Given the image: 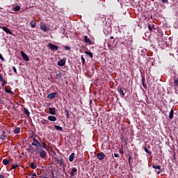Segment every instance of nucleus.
Returning <instances> with one entry per match:
<instances>
[{"label":"nucleus","instance_id":"obj_41","mask_svg":"<svg viewBox=\"0 0 178 178\" xmlns=\"http://www.w3.org/2000/svg\"><path fill=\"white\" fill-rule=\"evenodd\" d=\"M13 70L14 73L17 74V70H16V67L15 66H13Z\"/></svg>","mask_w":178,"mask_h":178},{"label":"nucleus","instance_id":"obj_11","mask_svg":"<svg viewBox=\"0 0 178 178\" xmlns=\"http://www.w3.org/2000/svg\"><path fill=\"white\" fill-rule=\"evenodd\" d=\"M58 66H65L66 65V60L61 59L58 61Z\"/></svg>","mask_w":178,"mask_h":178},{"label":"nucleus","instance_id":"obj_25","mask_svg":"<svg viewBox=\"0 0 178 178\" xmlns=\"http://www.w3.org/2000/svg\"><path fill=\"white\" fill-rule=\"evenodd\" d=\"M40 147H41V145L35 146V152H37V154H39V152L42 149H40Z\"/></svg>","mask_w":178,"mask_h":178},{"label":"nucleus","instance_id":"obj_27","mask_svg":"<svg viewBox=\"0 0 178 178\" xmlns=\"http://www.w3.org/2000/svg\"><path fill=\"white\" fill-rule=\"evenodd\" d=\"M13 10L14 12H19V10H20V6H15L13 8Z\"/></svg>","mask_w":178,"mask_h":178},{"label":"nucleus","instance_id":"obj_47","mask_svg":"<svg viewBox=\"0 0 178 178\" xmlns=\"http://www.w3.org/2000/svg\"><path fill=\"white\" fill-rule=\"evenodd\" d=\"M114 156H115V158H119L120 156H119V154L115 153Z\"/></svg>","mask_w":178,"mask_h":178},{"label":"nucleus","instance_id":"obj_12","mask_svg":"<svg viewBox=\"0 0 178 178\" xmlns=\"http://www.w3.org/2000/svg\"><path fill=\"white\" fill-rule=\"evenodd\" d=\"M57 94H58V92H51V93H50V94H49V95H47V98H48L49 99H52L55 98V96H56Z\"/></svg>","mask_w":178,"mask_h":178},{"label":"nucleus","instance_id":"obj_14","mask_svg":"<svg viewBox=\"0 0 178 178\" xmlns=\"http://www.w3.org/2000/svg\"><path fill=\"white\" fill-rule=\"evenodd\" d=\"M54 159H55V161H56V162H57V163H58V165H60V166L63 165V160H62V159L55 157Z\"/></svg>","mask_w":178,"mask_h":178},{"label":"nucleus","instance_id":"obj_4","mask_svg":"<svg viewBox=\"0 0 178 178\" xmlns=\"http://www.w3.org/2000/svg\"><path fill=\"white\" fill-rule=\"evenodd\" d=\"M40 156L42 158V159H45L47 158V152L45 150L42 149L39 152Z\"/></svg>","mask_w":178,"mask_h":178},{"label":"nucleus","instance_id":"obj_56","mask_svg":"<svg viewBox=\"0 0 178 178\" xmlns=\"http://www.w3.org/2000/svg\"><path fill=\"white\" fill-rule=\"evenodd\" d=\"M92 102V100H90V104H91Z\"/></svg>","mask_w":178,"mask_h":178},{"label":"nucleus","instance_id":"obj_22","mask_svg":"<svg viewBox=\"0 0 178 178\" xmlns=\"http://www.w3.org/2000/svg\"><path fill=\"white\" fill-rule=\"evenodd\" d=\"M74 159V153H72L70 155L69 161H70V162H73Z\"/></svg>","mask_w":178,"mask_h":178},{"label":"nucleus","instance_id":"obj_1","mask_svg":"<svg viewBox=\"0 0 178 178\" xmlns=\"http://www.w3.org/2000/svg\"><path fill=\"white\" fill-rule=\"evenodd\" d=\"M48 47L52 51H58V49H59V47H58V45L54 44L52 43H49Z\"/></svg>","mask_w":178,"mask_h":178},{"label":"nucleus","instance_id":"obj_49","mask_svg":"<svg viewBox=\"0 0 178 178\" xmlns=\"http://www.w3.org/2000/svg\"><path fill=\"white\" fill-rule=\"evenodd\" d=\"M131 162V156H129V163Z\"/></svg>","mask_w":178,"mask_h":178},{"label":"nucleus","instance_id":"obj_52","mask_svg":"<svg viewBox=\"0 0 178 178\" xmlns=\"http://www.w3.org/2000/svg\"><path fill=\"white\" fill-rule=\"evenodd\" d=\"M0 178H5V177H3L2 175H0Z\"/></svg>","mask_w":178,"mask_h":178},{"label":"nucleus","instance_id":"obj_48","mask_svg":"<svg viewBox=\"0 0 178 178\" xmlns=\"http://www.w3.org/2000/svg\"><path fill=\"white\" fill-rule=\"evenodd\" d=\"M108 47L109 49H112V46L111 45V43H108Z\"/></svg>","mask_w":178,"mask_h":178},{"label":"nucleus","instance_id":"obj_3","mask_svg":"<svg viewBox=\"0 0 178 178\" xmlns=\"http://www.w3.org/2000/svg\"><path fill=\"white\" fill-rule=\"evenodd\" d=\"M40 30L44 31V33H47V31H49V29L47 27V25L44 23L40 24Z\"/></svg>","mask_w":178,"mask_h":178},{"label":"nucleus","instance_id":"obj_55","mask_svg":"<svg viewBox=\"0 0 178 178\" xmlns=\"http://www.w3.org/2000/svg\"><path fill=\"white\" fill-rule=\"evenodd\" d=\"M111 40H113V36H111Z\"/></svg>","mask_w":178,"mask_h":178},{"label":"nucleus","instance_id":"obj_24","mask_svg":"<svg viewBox=\"0 0 178 178\" xmlns=\"http://www.w3.org/2000/svg\"><path fill=\"white\" fill-rule=\"evenodd\" d=\"M13 132L15 134H19L20 133V127H16L14 130Z\"/></svg>","mask_w":178,"mask_h":178},{"label":"nucleus","instance_id":"obj_32","mask_svg":"<svg viewBox=\"0 0 178 178\" xmlns=\"http://www.w3.org/2000/svg\"><path fill=\"white\" fill-rule=\"evenodd\" d=\"M30 167L31 168V169H37V165H35V163H31Z\"/></svg>","mask_w":178,"mask_h":178},{"label":"nucleus","instance_id":"obj_39","mask_svg":"<svg viewBox=\"0 0 178 178\" xmlns=\"http://www.w3.org/2000/svg\"><path fill=\"white\" fill-rule=\"evenodd\" d=\"M5 91L8 94H13V92H12V90H9L8 88H5Z\"/></svg>","mask_w":178,"mask_h":178},{"label":"nucleus","instance_id":"obj_46","mask_svg":"<svg viewBox=\"0 0 178 178\" xmlns=\"http://www.w3.org/2000/svg\"><path fill=\"white\" fill-rule=\"evenodd\" d=\"M2 81V84L1 86H3L4 84H6L8 82L6 81Z\"/></svg>","mask_w":178,"mask_h":178},{"label":"nucleus","instance_id":"obj_20","mask_svg":"<svg viewBox=\"0 0 178 178\" xmlns=\"http://www.w3.org/2000/svg\"><path fill=\"white\" fill-rule=\"evenodd\" d=\"M54 129H56V130H58V131H62V130H63V128H62V127L59 125H54Z\"/></svg>","mask_w":178,"mask_h":178},{"label":"nucleus","instance_id":"obj_51","mask_svg":"<svg viewBox=\"0 0 178 178\" xmlns=\"http://www.w3.org/2000/svg\"><path fill=\"white\" fill-rule=\"evenodd\" d=\"M32 176H33L34 177H35L37 176V174L33 173V174L32 175Z\"/></svg>","mask_w":178,"mask_h":178},{"label":"nucleus","instance_id":"obj_8","mask_svg":"<svg viewBox=\"0 0 178 178\" xmlns=\"http://www.w3.org/2000/svg\"><path fill=\"white\" fill-rule=\"evenodd\" d=\"M2 30H3V31H5V33H6L7 34H10V35H13V33H12V31H10V29H9L8 27L3 26Z\"/></svg>","mask_w":178,"mask_h":178},{"label":"nucleus","instance_id":"obj_17","mask_svg":"<svg viewBox=\"0 0 178 178\" xmlns=\"http://www.w3.org/2000/svg\"><path fill=\"white\" fill-rule=\"evenodd\" d=\"M142 84L144 88H147V83H145V76H142Z\"/></svg>","mask_w":178,"mask_h":178},{"label":"nucleus","instance_id":"obj_36","mask_svg":"<svg viewBox=\"0 0 178 178\" xmlns=\"http://www.w3.org/2000/svg\"><path fill=\"white\" fill-rule=\"evenodd\" d=\"M29 149L30 152H33L34 151V147L31 146V145H29Z\"/></svg>","mask_w":178,"mask_h":178},{"label":"nucleus","instance_id":"obj_45","mask_svg":"<svg viewBox=\"0 0 178 178\" xmlns=\"http://www.w3.org/2000/svg\"><path fill=\"white\" fill-rule=\"evenodd\" d=\"M0 81H3V76L0 74Z\"/></svg>","mask_w":178,"mask_h":178},{"label":"nucleus","instance_id":"obj_42","mask_svg":"<svg viewBox=\"0 0 178 178\" xmlns=\"http://www.w3.org/2000/svg\"><path fill=\"white\" fill-rule=\"evenodd\" d=\"M65 49H66V51H70V46H65Z\"/></svg>","mask_w":178,"mask_h":178},{"label":"nucleus","instance_id":"obj_29","mask_svg":"<svg viewBox=\"0 0 178 178\" xmlns=\"http://www.w3.org/2000/svg\"><path fill=\"white\" fill-rule=\"evenodd\" d=\"M40 122L42 123V124H49V121L44 119L41 120Z\"/></svg>","mask_w":178,"mask_h":178},{"label":"nucleus","instance_id":"obj_5","mask_svg":"<svg viewBox=\"0 0 178 178\" xmlns=\"http://www.w3.org/2000/svg\"><path fill=\"white\" fill-rule=\"evenodd\" d=\"M118 92L121 97H124V95L127 92V90L124 88H120Z\"/></svg>","mask_w":178,"mask_h":178},{"label":"nucleus","instance_id":"obj_33","mask_svg":"<svg viewBox=\"0 0 178 178\" xmlns=\"http://www.w3.org/2000/svg\"><path fill=\"white\" fill-rule=\"evenodd\" d=\"M174 87H175V88H177V87H178V79H175V80L174 81Z\"/></svg>","mask_w":178,"mask_h":178},{"label":"nucleus","instance_id":"obj_21","mask_svg":"<svg viewBox=\"0 0 178 178\" xmlns=\"http://www.w3.org/2000/svg\"><path fill=\"white\" fill-rule=\"evenodd\" d=\"M9 163H10V160L6 159L3 160V165H5L6 166V165H9Z\"/></svg>","mask_w":178,"mask_h":178},{"label":"nucleus","instance_id":"obj_58","mask_svg":"<svg viewBox=\"0 0 178 178\" xmlns=\"http://www.w3.org/2000/svg\"><path fill=\"white\" fill-rule=\"evenodd\" d=\"M113 42H115V40H113Z\"/></svg>","mask_w":178,"mask_h":178},{"label":"nucleus","instance_id":"obj_35","mask_svg":"<svg viewBox=\"0 0 178 178\" xmlns=\"http://www.w3.org/2000/svg\"><path fill=\"white\" fill-rule=\"evenodd\" d=\"M6 137H7V136H6V134H1V136H0V139L1 140H6Z\"/></svg>","mask_w":178,"mask_h":178},{"label":"nucleus","instance_id":"obj_59","mask_svg":"<svg viewBox=\"0 0 178 178\" xmlns=\"http://www.w3.org/2000/svg\"><path fill=\"white\" fill-rule=\"evenodd\" d=\"M63 170H65V168H63Z\"/></svg>","mask_w":178,"mask_h":178},{"label":"nucleus","instance_id":"obj_16","mask_svg":"<svg viewBox=\"0 0 178 178\" xmlns=\"http://www.w3.org/2000/svg\"><path fill=\"white\" fill-rule=\"evenodd\" d=\"M56 79L59 80V79H62V73L60 72H56Z\"/></svg>","mask_w":178,"mask_h":178},{"label":"nucleus","instance_id":"obj_53","mask_svg":"<svg viewBox=\"0 0 178 178\" xmlns=\"http://www.w3.org/2000/svg\"><path fill=\"white\" fill-rule=\"evenodd\" d=\"M2 134H6V131H3Z\"/></svg>","mask_w":178,"mask_h":178},{"label":"nucleus","instance_id":"obj_31","mask_svg":"<svg viewBox=\"0 0 178 178\" xmlns=\"http://www.w3.org/2000/svg\"><path fill=\"white\" fill-rule=\"evenodd\" d=\"M144 150L147 152V154H149V155H151L152 154V152L151 150H149L147 147H144Z\"/></svg>","mask_w":178,"mask_h":178},{"label":"nucleus","instance_id":"obj_2","mask_svg":"<svg viewBox=\"0 0 178 178\" xmlns=\"http://www.w3.org/2000/svg\"><path fill=\"white\" fill-rule=\"evenodd\" d=\"M97 159H99V161H102V159H105V158H106V155H105V154L104 152H99L97 154Z\"/></svg>","mask_w":178,"mask_h":178},{"label":"nucleus","instance_id":"obj_28","mask_svg":"<svg viewBox=\"0 0 178 178\" xmlns=\"http://www.w3.org/2000/svg\"><path fill=\"white\" fill-rule=\"evenodd\" d=\"M154 27H155V25L154 24H148V30L149 31H152V29H154Z\"/></svg>","mask_w":178,"mask_h":178},{"label":"nucleus","instance_id":"obj_44","mask_svg":"<svg viewBox=\"0 0 178 178\" xmlns=\"http://www.w3.org/2000/svg\"><path fill=\"white\" fill-rule=\"evenodd\" d=\"M169 0H161V2H163V3H168V1Z\"/></svg>","mask_w":178,"mask_h":178},{"label":"nucleus","instance_id":"obj_7","mask_svg":"<svg viewBox=\"0 0 178 178\" xmlns=\"http://www.w3.org/2000/svg\"><path fill=\"white\" fill-rule=\"evenodd\" d=\"M21 55L24 60H26V62H29V60H30V58H29V56H27V54H26V53H24V51L21 52Z\"/></svg>","mask_w":178,"mask_h":178},{"label":"nucleus","instance_id":"obj_38","mask_svg":"<svg viewBox=\"0 0 178 178\" xmlns=\"http://www.w3.org/2000/svg\"><path fill=\"white\" fill-rule=\"evenodd\" d=\"M18 166H20V163H16L15 165H13L11 169H16V168H18Z\"/></svg>","mask_w":178,"mask_h":178},{"label":"nucleus","instance_id":"obj_43","mask_svg":"<svg viewBox=\"0 0 178 178\" xmlns=\"http://www.w3.org/2000/svg\"><path fill=\"white\" fill-rule=\"evenodd\" d=\"M0 59L1 60H3V62H5V58H3V56H2V54H0Z\"/></svg>","mask_w":178,"mask_h":178},{"label":"nucleus","instance_id":"obj_18","mask_svg":"<svg viewBox=\"0 0 178 178\" xmlns=\"http://www.w3.org/2000/svg\"><path fill=\"white\" fill-rule=\"evenodd\" d=\"M76 172H77V168H74L72 170L71 172L70 173V175L71 177L74 176V173H76Z\"/></svg>","mask_w":178,"mask_h":178},{"label":"nucleus","instance_id":"obj_30","mask_svg":"<svg viewBox=\"0 0 178 178\" xmlns=\"http://www.w3.org/2000/svg\"><path fill=\"white\" fill-rule=\"evenodd\" d=\"M24 113H25V115H26V116H30V111H29V109H27V108L24 109Z\"/></svg>","mask_w":178,"mask_h":178},{"label":"nucleus","instance_id":"obj_9","mask_svg":"<svg viewBox=\"0 0 178 178\" xmlns=\"http://www.w3.org/2000/svg\"><path fill=\"white\" fill-rule=\"evenodd\" d=\"M31 145L33 147H38V145H40L41 147V143H40L37 139L33 138V142L31 143Z\"/></svg>","mask_w":178,"mask_h":178},{"label":"nucleus","instance_id":"obj_13","mask_svg":"<svg viewBox=\"0 0 178 178\" xmlns=\"http://www.w3.org/2000/svg\"><path fill=\"white\" fill-rule=\"evenodd\" d=\"M48 120H49L50 122H56V120H58V118L56 116L54 115H49L47 118Z\"/></svg>","mask_w":178,"mask_h":178},{"label":"nucleus","instance_id":"obj_6","mask_svg":"<svg viewBox=\"0 0 178 178\" xmlns=\"http://www.w3.org/2000/svg\"><path fill=\"white\" fill-rule=\"evenodd\" d=\"M153 169H156L155 172H156L157 175H159L161 173V166L160 165H156L155 164L152 165Z\"/></svg>","mask_w":178,"mask_h":178},{"label":"nucleus","instance_id":"obj_57","mask_svg":"<svg viewBox=\"0 0 178 178\" xmlns=\"http://www.w3.org/2000/svg\"><path fill=\"white\" fill-rule=\"evenodd\" d=\"M52 176H53V177H54V172H52Z\"/></svg>","mask_w":178,"mask_h":178},{"label":"nucleus","instance_id":"obj_10","mask_svg":"<svg viewBox=\"0 0 178 178\" xmlns=\"http://www.w3.org/2000/svg\"><path fill=\"white\" fill-rule=\"evenodd\" d=\"M84 41L89 45L92 44V42L91 41V39L88 38V36L87 35L84 36Z\"/></svg>","mask_w":178,"mask_h":178},{"label":"nucleus","instance_id":"obj_40","mask_svg":"<svg viewBox=\"0 0 178 178\" xmlns=\"http://www.w3.org/2000/svg\"><path fill=\"white\" fill-rule=\"evenodd\" d=\"M81 62H82L83 65H84V63H86V59L84 58V57L83 56H81Z\"/></svg>","mask_w":178,"mask_h":178},{"label":"nucleus","instance_id":"obj_34","mask_svg":"<svg viewBox=\"0 0 178 178\" xmlns=\"http://www.w3.org/2000/svg\"><path fill=\"white\" fill-rule=\"evenodd\" d=\"M65 112L67 119H70V117L69 116V111H67V108H65Z\"/></svg>","mask_w":178,"mask_h":178},{"label":"nucleus","instance_id":"obj_37","mask_svg":"<svg viewBox=\"0 0 178 178\" xmlns=\"http://www.w3.org/2000/svg\"><path fill=\"white\" fill-rule=\"evenodd\" d=\"M40 144H41L40 147H42V148H44V149H47V144H45V143L42 142Z\"/></svg>","mask_w":178,"mask_h":178},{"label":"nucleus","instance_id":"obj_19","mask_svg":"<svg viewBox=\"0 0 178 178\" xmlns=\"http://www.w3.org/2000/svg\"><path fill=\"white\" fill-rule=\"evenodd\" d=\"M31 24V27H32V29H35V26H37V22H35V21L32 20L30 23Z\"/></svg>","mask_w":178,"mask_h":178},{"label":"nucleus","instance_id":"obj_54","mask_svg":"<svg viewBox=\"0 0 178 178\" xmlns=\"http://www.w3.org/2000/svg\"><path fill=\"white\" fill-rule=\"evenodd\" d=\"M54 155H56V152H53Z\"/></svg>","mask_w":178,"mask_h":178},{"label":"nucleus","instance_id":"obj_50","mask_svg":"<svg viewBox=\"0 0 178 178\" xmlns=\"http://www.w3.org/2000/svg\"><path fill=\"white\" fill-rule=\"evenodd\" d=\"M120 154H121V155H123V154H124V152H123V150H120Z\"/></svg>","mask_w":178,"mask_h":178},{"label":"nucleus","instance_id":"obj_23","mask_svg":"<svg viewBox=\"0 0 178 178\" xmlns=\"http://www.w3.org/2000/svg\"><path fill=\"white\" fill-rule=\"evenodd\" d=\"M173 113H175V111L172 108L170 110V113H169L170 119H173Z\"/></svg>","mask_w":178,"mask_h":178},{"label":"nucleus","instance_id":"obj_15","mask_svg":"<svg viewBox=\"0 0 178 178\" xmlns=\"http://www.w3.org/2000/svg\"><path fill=\"white\" fill-rule=\"evenodd\" d=\"M49 110L50 115H56V109L55 108H49Z\"/></svg>","mask_w":178,"mask_h":178},{"label":"nucleus","instance_id":"obj_26","mask_svg":"<svg viewBox=\"0 0 178 178\" xmlns=\"http://www.w3.org/2000/svg\"><path fill=\"white\" fill-rule=\"evenodd\" d=\"M85 54L86 55H88V56H90V58H91V59H92V58L94 57V56L92 55V53L91 51H85Z\"/></svg>","mask_w":178,"mask_h":178}]
</instances>
